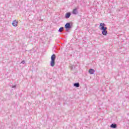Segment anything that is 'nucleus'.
Masks as SVG:
<instances>
[{
    "instance_id": "nucleus-8",
    "label": "nucleus",
    "mask_w": 129,
    "mask_h": 129,
    "mask_svg": "<svg viewBox=\"0 0 129 129\" xmlns=\"http://www.w3.org/2000/svg\"><path fill=\"white\" fill-rule=\"evenodd\" d=\"M73 15H77L78 14V11H77V9H75L73 11Z\"/></svg>"
},
{
    "instance_id": "nucleus-5",
    "label": "nucleus",
    "mask_w": 129,
    "mask_h": 129,
    "mask_svg": "<svg viewBox=\"0 0 129 129\" xmlns=\"http://www.w3.org/2000/svg\"><path fill=\"white\" fill-rule=\"evenodd\" d=\"M12 25L14 27H17L18 26V21L16 20L13 21Z\"/></svg>"
},
{
    "instance_id": "nucleus-7",
    "label": "nucleus",
    "mask_w": 129,
    "mask_h": 129,
    "mask_svg": "<svg viewBox=\"0 0 129 129\" xmlns=\"http://www.w3.org/2000/svg\"><path fill=\"white\" fill-rule=\"evenodd\" d=\"M70 16H71V13L69 12V13H67L66 14V16H65V18L66 19H69V18H70Z\"/></svg>"
},
{
    "instance_id": "nucleus-1",
    "label": "nucleus",
    "mask_w": 129,
    "mask_h": 129,
    "mask_svg": "<svg viewBox=\"0 0 129 129\" xmlns=\"http://www.w3.org/2000/svg\"><path fill=\"white\" fill-rule=\"evenodd\" d=\"M56 59V55L52 54L51 56V61H50V66L51 67H54L55 66V60Z\"/></svg>"
},
{
    "instance_id": "nucleus-3",
    "label": "nucleus",
    "mask_w": 129,
    "mask_h": 129,
    "mask_svg": "<svg viewBox=\"0 0 129 129\" xmlns=\"http://www.w3.org/2000/svg\"><path fill=\"white\" fill-rule=\"evenodd\" d=\"M107 28H106L105 29H102V34L103 35V36H106L107 35Z\"/></svg>"
},
{
    "instance_id": "nucleus-13",
    "label": "nucleus",
    "mask_w": 129,
    "mask_h": 129,
    "mask_svg": "<svg viewBox=\"0 0 129 129\" xmlns=\"http://www.w3.org/2000/svg\"><path fill=\"white\" fill-rule=\"evenodd\" d=\"M16 87H17L16 85H14L12 86V88H16Z\"/></svg>"
},
{
    "instance_id": "nucleus-4",
    "label": "nucleus",
    "mask_w": 129,
    "mask_h": 129,
    "mask_svg": "<svg viewBox=\"0 0 129 129\" xmlns=\"http://www.w3.org/2000/svg\"><path fill=\"white\" fill-rule=\"evenodd\" d=\"M64 28L66 29H71V25H70V23H67L64 26Z\"/></svg>"
},
{
    "instance_id": "nucleus-6",
    "label": "nucleus",
    "mask_w": 129,
    "mask_h": 129,
    "mask_svg": "<svg viewBox=\"0 0 129 129\" xmlns=\"http://www.w3.org/2000/svg\"><path fill=\"white\" fill-rule=\"evenodd\" d=\"M95 72V71L94 69H90L89 70V73H90V74H94Z\"/></svg>"
},
{
    "instance_id": "nucleus-10",
    "label": "nucleus",
    "mask_w": 129,
    "mask_h": 129,
    "mask_svg": "<svg viewBox=\"0 0 129 129\" xmlns=\"http://www.w3.org/2000/svg\"><path fill=\"white\" fill-rule=\"evenodd\" d=\"M74 85L75 87H79V86H80L79 83H75Z\"/></svg>"
},
{
    "instance_id": "nucleus-9",
    "label": "nucleus",
    "mask_w": 129,
    "mask_h": 129,
    "mask_svg": "<svg viewBox=\"0 0 129 129\" xmlns=\"http://www.w3.org/2000/svg\"><path fill=\"white\" fill-rule=\"evenodd\" d=\"M110 127H111L112 128H116V127H117L116 124H115V123L111 124L110 125Z\"/></svg>"
},
{
    "instance_id": "nucleus-2",
    "label": "nucleus",
    "mask_w": 129,
    "mask_h": 129,
    "mask_svg": "<svg viewBox=\"0 0 129 129\" xmlns=\"http://www.w3.org/2000/svg\"><path fill=\"white\" fill-rule=\"evenodd\" d=\"M105 27V24H104V23H100L99 26V29L100 30H104L107 28V27Z\"/></svg>"
},
{
    "instance_id": "nucleus-12",
    "label": "nucleus",
    "mask_w": 129,
    "mask_h": 129,
    "mask_svg": "<svg viewBox=\"0 0 129 129\" xmlns=\"http://www.w3.org/2000/svg\"><path fill=\"white\" fill-rule=\"evenodd\" d=\"M21 64H24L25 63V60H23L21 61Z\"/></svg>"
},
{
    "instance_id": "nucleus-11",
    "label": "nucleus",
    "mask_w": 129,
    "mask_h": 129,
    "mask_svg": "<svg viewBox=\"0 0 129 129\" xmlns=\"http://www.w3.org/2000/svg\"><path fill=\"white\" fill-rule=\"evenodd\" d=\"M64 30V28L63 27H60L59 30H58V32H59L60 33H61V32H62V31H63Z\"/></svg>"
}]
</instances>
